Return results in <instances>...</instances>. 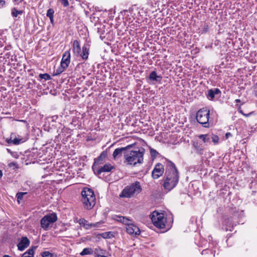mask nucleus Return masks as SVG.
<instances>
[{"instance_id": "obj_1", "label": "nucleus", "mask_w": 257, "mask_h": 257, "mask_svg": "<svg viewBox=\"0 0 257 257\" xmlns=\"http://www.w3.org/2000/svg\"><path fill=\"white\" fill-rule=\"evenodd\" d=\"M166 178L164 181V187L169 191L172 189L178 182L179 176L174 164L170 162L166 171Z\"/></svg>"}, {"instance_id": "obj_2", "label": "nucleus", "mask_w": 257, "mask_h": 257, "mask_svg": "<svg viewBox=\"0 0 257 257\" xmlns=\"http://www.w3.org/2000/svg\"><path fill=\"white\" fill-rule=\"evenodd\" d=\"M145 149L142 148L138 150L131 151L125 153L124 163L128 165L135 166L137 164H142L144 161Z\"/></svg>"}, {"instance_id": "obj_3", "label": "nucleus", "mask_w": 257, "mask_h": 257, "mask_svg": "<svg viewBox=\"0 0 257 257\" xmlns=\"http://www.w3.org/2000/svg\"><path fill=\"white\" fill-rule=\"evenodd\" d=\"M142 191L140 183L136 181L126 186L119 195L120 197L131 198L137 196Z\"/></svg>"}, {"instance_id": "obj_4", "label": "nucleus", "mask_w": 257, "mask_h": 257, "mask_svg": "<svg viewBox=\"0 0 257 257\" xmlns=\"http://www.w3.org/2000/svg\"><path fill=\"white\" fill-rule=\"evenodd\" d=\"M82 201L84 207L87 209H91L95 204V196L92 189L85 188L81 192Z\"/></svg>"}, {"instance_id": "obj_5", "label": "nucleus", "mask_w": 257, "mask_h": 257, "mask_svg": "<svg viewBox=\"0 0 257 257\" xmlns=\"http://www.w3.org/2000/svg\"><path fill=\"white\" fill-rule=\"evenodd\" d=\"M210 111L206 109L202 108L199 110L196 113V120L197 122L201 124L204 127H209Z\"/></svg>"}, {"instance_id": "obj_6", "label": "nucleus", "mask_w": 257, "mask_h": 257, "mask_svg": "<svg viewBox=\"0 0 257 257\" xmlns=\"http://www.w3.org/2000/svg\"><path fill=\"white\" fill-rule=\"evenodd\" d=\"M153 224L159 228H164L166 223V218L164 213L154 211L151 215Z\"/></svg>"}, {"instance_id": "obj_7", "label": "nucleus", "mask_w": 257, "mask_h": 257, "mask_svg": "<svg viewBox=\"0 0 257 257\" xmlns=\"http://www.w3.org/2000/svg\"><path fill=\"white\" fill-rule=\"evenodd\" d=\"M57 219L56 213H52L45 215L41 220V226L44 230H47L50 225L56 222Z\"/></svg>"}, {"instance_id": "obj_8", "label": "nucleus", "mask_w": 257, "mask_h": 257, "mask_svg": "<svg viewBox=\"0 0 257 257\" xmlns=\"http://www.w3.org/2000/svg\"><path fill=\"white\" fill-rule=\"evenodd\" d=\"M164 172V166L161 163H158L152 171V177L154 179H158L163 175Z\"/></svg>"}, {"instance_id": "obj_9", "label": "nucleus", "mask_w": 257, "mask_h": 257, "mask_svg": "<svg viewBox=\"0 0 257 257\" xmlns=\"http://www.w3.org/2000/svg\"><path fill=\"white\" fill-rule=\"evenodd\" d=\"M126 229L127 232L132 235H139L140 234V230L139 228L133 223V221H132L126 225Z\"/></svg>"}, {"instance_id": "obj_10", "label": "nucleus", "mask_w": 257, "mask_h": 257, "mask_svg": "<svg viewBox=\"0 0 257 257\" xmlns=\"http://www.w3.org/2000/svg\"><path fill=\"white\" fill-rule=\"evenodd\" d=\"M79 224L83 226L86 229H89L91 228L99 227L101 224L100 222H97L95 223H89L84 218H81L78 220Z\"/></svg>"}, {"instance_id": "obj_11", "label": "nucleus", "mask_w": 257, "mask_h": 257, "mask_svg": "<svg viewBox=\"0 0 257 257\" xmlns=\"http://www.w3.org/2000/svg\"><path fill=\"white\" fill-rule=\"evenodd\" d=\"M70 62V51H66L63 55L61 63L64 67H67Z\"/></svg>"}, {"instance_id": "obj_12", "label": "nucleus", "mask_w": 257, "mask_h": 257, "mask_svg": "<svg viewBox=\"0 0 257 257\" xmlns=\"http://www.w3.org/2000/svg\"><path fill=\"white\" fill-rule=\"evenodd\" d=\"M30 244V240L26 237H22L20 242L18 244L19 250L21 251L24 250L27 248Z\"/></svg>"}, {"instance_id": "obj_13", "label": "nucleus", "mask_w": 257, "mask_h": 257, "mask_svg": "<svg viewBox=\"0 0 257 257\" xmlns=\"http://www.w3.org/2000/svg\"><path fill=\"white\" fill-rule=\"evenodd\" d=\"M112 219L114 220L121 222L126 225L128 224V223L132 221V219H131L128 218H127L126 217L122 216L117 215H113Z\"/></svg>"}, {"instance_id": "obj_14", "label": "nucleus", "mask_w": 257, "mask_h": 257, "mask_svg": "<svg viewBox=\"0 0 257 257\" xmlns=\"http://www.w3.org/2000/svg\"><path fill=\"white\" fill-rule=\"evenodd\" d=\"M131 147V145L127 146L126 147L121 148H117L116 149L112 154L113 158L114 160L116 159L119 158L121 157L122 152L125 150H126L128 148H130Z\"/></svg>"}, {"instance_id": "obj_15", "label": "nucleus", "mask_w": 257, "mask_h": 257, "mask_svg": "<svg viewBox=\"0 0 257 257\" xmlns=\"http://www.w3.org/2000/svg\"><path fill=\"white\" fill-rule=\"evenodd\" d=\"M113 169V167L109 163L105 164L103 166H101L98 168L97 170L98 175L100 174L102 172H108L111 171Z\"/></svg>"}, {"instance_id": "obj_16", "label": "nucleus", "mask_w": 257, "mask_h": 257, "mask_svg": "<svg viewBox=\"0 0 257 257\" xmlns=\"http://www.w3.org/2000/svg\"><path fill=\"white\" fill-rule=\"evenodd\" d=\"M107 156V152L106 151H103L100 156L98 157L96 159H95L94 163L93 166L98 164H101L103 163L105 158ZM94 166H93V168Z\"/></svg>"}, {"instance_id": "obj_17", "label": "nucleus", "mask_w": 257, "mask_h": 257, "mask_svg": "<svg viewBox=\"0 0 257 257\" xmlns=\"http://www.w3.org/2000/svg\"><path fill=\"white\" fill-rule=\"evenodd\" d=\"M73 52L76 56H79L81 53V48L77 40H74L73 44Z\"/></svg>"}, {"instance_id": "obj_18", "label": "nucleus", "mask_w": 257, "mask_h": 257, "mask_svg": "<svg viewBox=\"0 0 257 257\" xmlns=\"http://www.w3.org/2000/svg\"><path fill=\"white\" fill-rule=\"evenodd\" d=\"M221 93L220 90L218 88L214 89H209L208 90L207 97L210 100H212L215 95H219Z\"/></svg>"}, {"instance_id": "obj_19", "label": "nucleus", "mask_w": 257, "mask_h": 257, "mask_svg": "<svg viewBox=\"0 0 257 257\" xmlns=\"http://www.w3.org/2000/svg\"><path fill=\"white\" fill-rule=\"evenodd\" d=\"M89 55V48L87 45H84L82 47V52L80 53L81 56L83 60H86Z\"/></svg>"}, {"instance_id": "obj_20", "label": "nucleus", "mask_w": 257, "mask_h": 257, "mask_svg": "<svg viewBox=\"0 0 257 257\" xmlns=\"http://www.w3.org/2000/svg\"><path fill=\"white\" fill-rule=\"evenodd\" d=\"M162 78V76L158 75L156 72L155 71H152L149 75V79L150 80L158 82H160L161 81Z\"/></svg>"}, {"instance_id": "obj_21", "label": "nucleus", "mask_w": 257, "mask_h": 257, "mask_svg": "<svg viewBox=\"0 0 257 257\" xmlns=\"http://www.w3.org/2000/svg\"><path fill=\"white\" fill-rule=\"evenodd\" d=\"M36 248L37 246H32L27 251L23 253L22 257H33Z\"/></svg>"}, {"instance_id": "obj_22", "label": "nucleus", "mask_w": 257, "mask_h": 257, "mask_svg": "<svg viewBox=\"0 0 257 257\" xmlns=\"http://www.w3.org/2000/svg\"><path fill=\"white\" fill-rule=\"evenodd\" d=\"M198 137L202 139L204 143H208L211 139V136L208 134L200 135Z\"/></svg>"}, {"instance_id": "obj_23", "label": "nucleus", "mask_w": 257, "mask_h": 257, "mask_svg": "<svg viewBox=\"0 0 257 257\" xmlns=\"http://www.w3.org/2000/svg\"><path fill=\"white\" fill-rule=\"evenodd\" d=\"M93 253V250L91 248H85L80 252L81 255H85L88 254H92Z\"/></svg>"}, {"instance_id": "obj_24", "label": "nucleus", "mask_w": 257, "mask_h": 257, "mask_svg": "<svg viewBox=\"0 0 257 257\" xmlns=\"http://www.w3.org/2000/svg\"><path fill=\"white\" fill-rule=\"evenodd\" d=\"M93 253L95 256L97 257H101V256H103V250L101 249L100 247H97L94 249L93 250Z\"/></svg>"}, {"instance_id": "obj_25", "label": "nucleus", "mask_w": 257, "mask_h": 257, "mask_svg": "<svg viewBox=\"0 0 257 257\" xmlns=\"http://www.w3.org/2000/svg\"><path fill=\"white\" fill-rule=\"evenodd\" d=\"M61 63L60 66L54 72L53 75H58L62 73L67 67H63Z\"/></svg>"}, {"instance_id": "obj_26", "label": "nucleus", "mask_w": 257, "mask_h": 257, "mask_svg": "<svg viewBox=\"0 0 257 257\" xmlns=\"http://www.w3.org/2000/svg\"><path fill=\"white\" fill-rule=\"evenodd\" d=\"M22 14V11H18L16 8H13L12 10V15L14 17H17L19 15Z\"/></svg>"}, {"instance_id": "obj_27", "label": "nucleus", "mask_w": 257, "mask_h": 257, "mask_svg": "<svg viewBox=\"0 0 257 257\" xmlns=\"http://www.w3.org/2000/svg\"><path fill=\"white\" fill-rule=\"evenodd\" d=\"M27 194L26 192H19L17 194V200L19 203H20L21 200H22L24 195Z\"/></svg>"}, {"instance_id": "obj_28", "label": "nucleus", "mask_w": 257, "mask_h": 257, "mask_svg": "<svg viewBox=\"0 0 257 257\" xmlns=\"http://www.w3.org/2000/svg\"><path fill=\"white\" fill-rule=\"evenodd\" d=\"M42 257H54V254L47 251L43 252L41 253Z\"/></svg>"}, {"instance_id": "obj_29", "label": "nucleus", "mask_w": 257, "mask_h": 257, "mask_svg": "<svg viewBox=\"0 0 257 257\" xmlns=\"http://www.w3.org/2000/svg\"><path fill=\"white\" fill-rule=\"evenodd\" d=\"M39 77H40V78H41L42 79H44L46 80H50L51 79L50 76L47 73L40 74L39 75Z\"/></svg>"}, {"instance_id": "obj_30", "label": "nucleus", "mask_w": 257, "mask_h": 257, "mask_svg": "<svg viewBox=\"0 0 257 257\" xmlns=\"http://www.w3.org/2000/svg\"><path fill=\"white\" fill-rule=\"evenodd\" d=\"M211 139L214 144H217L219 142V137L217 136L212 135L211 136Z\"/></svg>"}, {"instance_id": "obj_31", "label": "nucleus", "mask_w": 257, "mask_h": 257, "mask_svg": "<svg viewBox=\"0 0 257 257\" xmlns=\"http://www.w3.org/2000/svg\"><path fill=\"white\" fill-rule=\"evenodd\" d=\"M54 10L52 9H49L47 12V16L49 18H52V17H54Z\"/></svg>"}, {"instance_id": "obj_32", "label": "nucleus", "mask_w": 257, "mask_h": 257, "mask_svg": "<svg viewBox=\"0 0 257 257\" xmlns=\"http://www.w3.org/2000/svg\"><path fill=\"white\" fill-rule=\"evenodd\" d=\"M12 142L15 145H18L20 143L23 142L22 139H14V140H12Z\"/></svg>"}, {"instance_id": "obj_33", "label": "nucleus", "mask_w": 257, "mask_h": 257, "mask_svg": "<svg viewBox=\"0 0 257 257\" xmlns=\"http://www.w3.org/2000/svg\"><path fill=\"white\" fill-rule=\"evenodd\" d=\"M59 1L65 7L68 6L69 5L68 0H59Z\"/></svg>"}, {"instance_id": "obj_34", "label": "nucleus", "mask_w": 257, "mask_h": 257, "mask_svg": "<svg viewBox=\"0 0 257 257\" xmlns=\"http://www.w3.org/2000/svg\"><path fill=\"white\" fill-rule=\"evenodd\" d=\"M150 153H151L152 156H153V157H156L157 155V154H158V152L156 151V150L153 149H150Z\"/></svg>"}, {"instance_id": "obj_35", "label": "nucleus", "mask_w": 257, "mask_h": 257, "mask_svg": "<svg viewBox=\"0 0 257 257\" xmlns=\"http://www.w3.org/2000/svg\"><path fill=\"white\" fill-rule=\"evenodd\" d=\"M5 5V0H0V8H3Z\"/></svg>"}, {"instance_id": "obj_36", "label": "nucleus", "mask_w": 257, "mask_h": 257, "mask_svg": "<svg viewBox=\"0 0 257 257\" xmlns=\"http://www.w3.org/2000/svg\"><path fill=\"white\" fill-rule=\"evenodd\" d=\"M232 135L231 134V133H227L225 134V138L226 139H228L229 137H231Z\"/></svg>"}, {"instance_id": "obj_37", "label": "nucleus", "mask_w": 257, "mask_h": 257, "mask_svg": "<svg viewBox=\"0 0 257 257\" xmlns=\"http://www.w3.org/2000/svg\"><path fill=\"white\" fill-rule=\"evenodd\" d=\"M255 95L257 97V83L254 87Z\"/></svg>"}, {"instance_id": "obj_38", "label": "nucleus", "mask_w": 257, "mask_h": 257, "mask_svg": "<svg viewBox=\"0 0 257 257\" xmlns=\"http://www.w3.org/2000/svg\"><path fill=\"white\" fill-rule=\"evenodd\" d=\"M14 1L16 3H17L18 4L22 2V1H23V0H14Z\"/></svg>"}, {"instance_id": "obj_39", "label": "nucleus", "mask_w": 257, "mask_h": 257, "mask_svg": "<svg viewBox=\"0 0 257 257\" xmlns=\"http://www.w3.org/2000/svg\"><path fill=\"white\" fill-rule=\"evenodd\" d=\"M50 19L51 23H53V22H54V17H52V18H50Z\"/></svg>"}, {"instance_id": "obj_40", "label": "nucleus", "mask_w": 257, "mask_h": 257, "mask_svg": "<svg viewBox=\"0 0 257 257\" xmlns=\"http://www.w3.org/2000/svg\"><path fill=\"white\" fill-rule=\"evenodd\" d=\"M2 176H3V172H2V171L0 170V178H1Z\"/></svg>"}, {"instance_id": "obj_41", "label": "nucleus", "mask_w": 257, "mask_h": 257, "mask_svg": "<svg viewBox=\"0 0 257 257\" xmlns=\"http://www.w3.org/2000/svg\"><path fill=\"white\" fill-rule=\"evenodd\" d=\"M106 233H107V232H106V233H104L103 234V236H102L103 237H104V238H106V236H105V234H106Z\"/></svg>"}, {"instance_id": "obj_42", "label": "nucleus", "mask_w": 257, "mask_h": 257, "mask_svg": "<svg viewBox=\"0 0 257 257\" xmlns=\"http://www.w3.org/2000/svg\"><path fill=\"white\" fill-rule=\"evenodd\" d=\"M3 257H11V256H10L9 255H5L3 256Z\"/></svg>"}, {"instance_id": "obj_43", "label": "nucleus", "mask_w": 257, "mask_h": 257, "mask_svg": "<svg viewBox=\"0 0 257 257\" xmlns=\"http://www.w3.org/2000/svg\"><path fill=\"white\" fill-rule=\"evenodd\" d=\"M7 150H8V152H9V153H11V151H10V149H7Z\"/></svg>"}, {"instance_id": "obj_44", "label": "nucleus", "mask_w": 257, "mask_h": 257, "mask_svg": "<svg viewBox=\"0 0 257 257\" xmlns=\"http://www.w3.org/2000/svg\"><path fill=\"white\" fill-rule=\"evenodd\" d=\"M242 114H243L244 115H245V116H247V115H248V114L246 115V114H243V113H242Z\"/></svg>"}, {"instance_id": "obj_45", "label": "nucleus", "mask_w": 257, "mask_h": 257, "mask_svg": "<svg viewBox=\"0 0 257 257\" xmlns=\"http://www.w3.org/2000/svg\"><path fill=\"white\" fill-rule=\"evenodd\" d=\"M236 101H239V99H236Z\"/></svg>"}]
</instances>
